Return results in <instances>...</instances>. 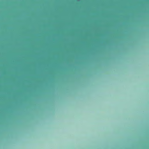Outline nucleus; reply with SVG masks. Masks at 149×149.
<instances>
[{
	"label": "nucleus",
	"instance_id": "nucleus-3",
	"mask_svg": "<svg viewBox=\"0 0 149 149\" xmlns=\"http://www.w3.org/2000/svg\"><path fill=\"white\" fill-rule=\"evenodd\" d=\"M101 5H102V2H101Z\"/></svg>",
	"mask_w": 149,
	"mask_h": 149
},
{
	"label": "nucleus",
	"instance_id": "nucleus-1",
	"mask_svg": "<svg viewBox=\"0 0 149 149\" xmlns=\"http://www.w3.org/2000/svg\"><path fill=\"white\" fill-rule=\"evenodd\" d=\"M102 31H101V36L102 35Z\"/></svg>",
	"mask_w": 149,
	"mask_h": 149
},
{
	"label": "nucleus",
	"instance_id": "nucleus-2",
	"mask_svg": "<svg viewBox=\"0 0 149 149\" xmlns=\"http://www.w3.org/2000/svg\"><path fill=\"white\" fill-rule=\"evenodd\" d=\"M101 15H102V10H101Z\"/></svg>",
	"mask_w": 149,
	"mask_h": 149
}]
</instances>
